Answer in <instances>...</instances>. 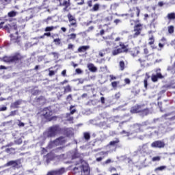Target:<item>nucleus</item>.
I'll return each mask as SVG.
<instances>
[{"label": "nucleus", "instance_id": "423d86ee", "mask_svg": "<svg viewBox=\"0 0 175 175\" xmlns=\"http://www.w3.org/2000/svg\"><path fill=\"white\" fill-rule=\"evenodd\" d=\"M62 129L59 125L55 124L50 126L47 131V137H55L58 133L61 132Z\"/></svg>", "mask_w": 175, "mask_h": 175}, {"label": "nucleus", "instance_id": "20e7f679", "mask_svg": "<svg viewBox=\"0 0 175 175\" xmlns=\"http://www.w3.org/2000/svg\"><path fill=\"white\" fill-rule=\"evenodd\" d=\"M2 59L3 62L7 64H18V62H21L24 59V56L21 53L16 52L13 55L4 56Z\"/></svg>", "mask_w": 175, "mask_h": 175}, {"label": "nucleus", "instance_id": "5fc2aeb1", "mask_svg": "<svg viewBox=\"0 0 175 175\" xmlns=\"http://www.w3.org/2000/svg\"><path fill=\"white\" fill-rule=\"evenodd\" d=\"M73 100V98H72V94H68V95L67 96V97H66V100L70 101V100Z\"/></svg>", "mask_w": 175, "mask_h": 175}, {"label": "nucleus", "instance_id": "2f4dec72", "mask_svg": "<svg viewBox=\"0 0 175 175\" xmlns=\"http://www.w3.org/2000/svg\"><path fill=\"white\" fill-rule=\"evenodd\" d=\"M77 36V35L75 33H72L68 36L69 40H75L76 39Z\"/></svg>", "mask_w": 175, "mask_h": 175}, {"label": "nucleus", "instance_id": "4d7b16f0", "mask_svg": "<svg viewBox=\"0 0 175 175\" xmlns=\"http://www.w3.org/2000/svg\"><path fill=\"white\" fill-rule=\"evenodd\" d=\"M124 83L125 84H128V85L131 84V79H129V78L124 79Z\"/></svg>", "mask_w": 175, "mask_h": 175}, {"label": "nucleus", "instance_id": "f257e3e1", "mask_svg": "<svg viewBox=\"0 0 175 175\" xmlns=\"http://www.w3.org/2000/svg\"><path fill=\"white\" fill-rule=\"evenodd\" d=\"M140 8L139 7H133L130 8L129 10V13L127 14H118L117 13L115 14V16L118 17H126V20L130 18V25L133 27V34L131 36L133 39H136L138 36L142 35V32L144 29V25L140 23ZM135 17H137V19L134 20Z\"/></svg>", "mask_w": 175, "mask_h": 175}, {"label": "nucleus", "instance_id": "72a5a7b5", "mask_svg": "<svg viewBox=\"0 0 175 175\" xmlns=\"http://www.w3.org/2000/svg\"><path fill=\"white\" fill-rule=\"evenodd\" d=\"M118 84H120V81H113L111 83V87H113L114 88V90H117V87L118 85Z\"/></svg>", "mask_w": 175, "mask_h": 175}, {"label": "nucleus", "instance_id": "69168bd1", "mask_svg": "<svg viewBox=\"0 0 175 175\" xmlns=\"http://www.w3.org/2000/svg\"><path fill=\"white\" fill-rule=\"evenodd\" d=\"M46 152H47V149L42 148L41 150L42 155H43V154H46Z\"/></svg>", "mask_w": 175, "mask_h": 175}, {"label": "nucleus", "instance_id": "5701e85b", "mask_svg": "<svg viewBox=\"0 0 175 175\" xmlns=\"http://www.w3.org/2000/svg\"><path fill=\"white\" fill-rule=\"evenodd\" d=\"M74 107H75V106H73V105H71V106L70 107V113H66V117H70V116H72V115H73V114L75 113L76 109H73Z\"/></svg>", "mask_w": 175, "mask_h": 175}, {"label": "nucleus", "instance_id": "338daca9", "mask_svg": "<svg viewBox=\"0 0 175 175\" xmlns=\"http://www.w3.org/2000/svg\"><path fill=\"white\" fill-rule=\"evenodd\" d=\"M16 114H17V111H12L10 112V116H11L12 117L16 116Z\"/></svg>", "mask_w": 175, "mask_h": 175}, {"label": "nucleus", "instance_id": "c03bdc74", "mask_svg": "<svg viewBox=\"0 0 175 175\" xmlns=\"http://www.w3.org/2000/svg\"><path fill=\"white\" fill-rule=\"evenodd\" d=\"M5 21H12L11 19H4L3 22H1L0 23V29H2V28H3V24H5Z\"/></svg>", "mask_w": 175, "mask_h": 175}, {"label": "nucleus", "instance_id": "09e8293b", "mask_svg": "<svg viewBox=\"0 0 175 175\" xmlns=\"http://www.w3.org/2000/svg\"><path fill=\"white\" fill-rule=\"evenodd\" d=\"M99 57H105L106 55V53H105V51H101L98 53Z\"/></svg>", "mask_w": 175, "mask_h": 175}, {"label": "nucleus", "instance_id": "e2e57ef3", "mask_svg": "<svg viewBox=\"0 0 175 175\" xmlns=\"http://www.w3.org/2000/svg\"><path fill=\"white\" fill-rule=\"evenodd\" d=\"M66 118H67V121H68L69 122L73 123V117H70V116L67 117L66 116Z\"/></svg>", "mask_w": 175, "mask_h": 175}, {"label": "nucleus", "instance_id": "13d9d810", "mask_svg": "<svg viewBox=\"0 0 175 175\" xmlns=\"http://www.w3.org/2000/svg\"><path fill=\"white\" fill-rule=\"evenodd\" d=\"M114 24H116V25H118V24H120V23H121V20L120 19H115L113 21Z\"/></svg>", "mask_w": 175, "mask_h": 175}, {"label": "nucleus", "instance_id": "603ef678", "mask_svg": "<svg viewBox=\"0 0 175 175\" xmlns=\"http://www.w3.org/2000/svg\"><path fill=\"white\" fill-rule=\"evenodd\" d=\"M75 72L77 75H81V73H83V70H81L80 68H77Z\"/></svg>", "mask_w": 175, "mask_h": 175}, {"label": "nucleus", "instance_id": "aec40b11", "mask_svg": "<svg viewBox=\"0 0 175 175\" xmlns=\"http://www.w3.org/2000/svg\"><path fill=\"white\" fill-rule=\"evenodd\" d=\"M6 166H13V167H17V166H18V161L17 160L10 161L6 163Z\"/></svg>", "mask_w": 175, "mask_h": 175}, {"label": "nucleus", "instance_id": "37998d69", "mask_svg": "<svg viewBox=\"0 0 175 175\" xmlns=\"http://www.w3.org/2000/svg\"><path fill=\"white\" fill-rule=\"evenodd\" d=\"M14 143H15V144H18V145L22 144H23V139L18 138V139H16L14 141Z\"/></svg>", "mask_w": 175, "mask_h": 175}, {"label": "nucleus", "instance_id": "ea45409f", "mask_svg": "<svg viewBox=\"0 0 175 175\" xmlns=\"http://www.w3.org/2000/svg\"><path fill=\"white\" fill-rule=\"evenodd\" d=\"M92 10L93 12H98L99 10V4H94Z\"/></svg>", "mask_w": 175, "mask_h": 175}, {"label": "nucleus", "instance_id": "ddd939ff", "mask_svg": "<svg viewBox=\"0 0 175 175\" xmlns=\"http://www.w3.org/2000/svg\"><path fill=\"white\" fill-rule=\"evenodd\" d=\"M134 132L135 133H140V132H143V125L142 124H135L133 125Z\"/></svg>", "mask_w": 175, "mask_h": 175}, {"label": "nucleus", "instance_id": "9d476101", "mask_svg": "<svg viewBox=\"0 0 175 175\" xmlns=\"http://www.w3.org/2000/svg\"><path fill=\"white\" fill-rule=\"evenodd\" d=\"M151 147L153 148H164L165 142L161 140L154 141L151 144Z\"/></svg>", "mask_w": 175, "mask_h": 175}, {"label": "nucleus", "instance_id": "f704fd0d", "mask_svg": "<svg viewBox=\"0 0 175 175\" xmlns=\"http://www.w3.org/2000/svg\"><path fill=\"white\" fill-rule=\"evenodd\" d=\"M120 143V139L116 138L115 141H111L109 142V146H116V144H118Z\"/></svg>", "mask_w": 175, "mask_h": 175}, {"label": "nucleus", "instance_id": "4c0bfd02", "mask_svg": "<svg viewBox=\"0 0 175 175\" xmlns=\"http://www.w3.org/2000/svg\"><path fill=\"white\" fill-rule=\"evenodd\" d=\"M9 25L10 28H11L12 29H14V31H16V35H18V31H17V28H18L17 25L14 24L12 26L10 25Z\"/></svg>", "mask_w": 175, "mask_h": 175}, {"label": "nucleus", "instance_id": "a211bd4d", "mask_svg": "<svg viewBox=\"0 0 175 175\" xmlns=\"http://www.w3.org/2000/svg\"><path fill=\"white\" fill-rule=\"evenodd\" d=\"M119 46L120 47V49L122 50V53H128L129 51L128 46L124 42H120Z\"/></svg>", "mask_w": 175, "mask_h": 175}, {"label": "nucleus", "instance_id": "c9c22d12", "mask_svg": "<svg viewBox=\"0 0 175 175\" xmlns=\"http://www.w3.org/2000/svg\"><path fill=\"white\" fill-rule=\"evenodd\" d=\"M165 169H166V165H162V166L156 167L154 169V172H158V171L162 172V170H165Z\"/></svg>", "mask_w": 175, "mask_h": 175}, {"label": "nucleus", "instance_id": "f03ea898", "mask_svg": "<svg viewBox=\"0 0 175 175\" xmlns=\"http://www.w3.org/2000/svg\"><path fill=\"white\" fill-rule=\"evenodd\" d=\"M83 159H79V162L75 163V167L71 170L73 175H90V170L88 165H84Z\"/></svg>", "mask_w": 175, "mask_h": 175}, {"label": "nucleus", "instance_id": "cd10ccee", "mask_svg": "<svg viewBox=\"0 0 175 175\" xmlns=\"http://www.w3.org/2000/svg\"><path fill=\"white\" fill-rule=\"evenodd\" d=\"M121 53H122V49H115L112 51L113 55H118V54H121Z\"/></svg>", "mask_w": 175, "mask_h": 175}, {"label": "nucleus", "instance_id": "f8f14e48", "mask_svg": "<svg viewBox=\"0 0 175 175\" xmlns=\"http://www.w3.org/2000/svg\"><path fill=\"white\" fill-rule=\"evenodd\" d=\"M98 155H100V157H97L96 159V162H102L105 158V155H109V152L108 151H101L96 154V157Z\"/></svg>", "mask_w": 175, "mask_h": 175}, {"label": "nucleus", "instance_id": "9b49d317", "mask_svg": "<svg viewBox=\"0 0 175 175\" xmlns=\"http://www.w3.org/2000/svg\"><path fill=\"white\" fill-rule=\"evenodd\" d=\"M144 54L145 55L141 56L140 58L138 59L139 62H146V60L148 59L150 55H151V53H150V51H148V49L145 48L144 49Z\"/></svg>", "mask_w": 175, "mask_h": 175}, {"label": "nucleus", "instance_id": "a18cd8bd", "mask_svg": "<svg viewBox=\"0 0 175 175\" xmlns=\"http://www.w3.org/2000/svg\"><path fill=\"white\" fill-rule=\"evenodd\" d=\"M120 135H126V136H131V133L126 132L125 130H123L120 132Z\"/></svg>", "mask_w": 175, "mask_h": 175}, {"label": "nucleus", "instance_id": "39448f33", "mask_svg": "<svg viewBox=\"0 0 175 175\" xmlns=\"http://www.w3.org/2000/svg\"><path fill=\"white\" fill-rule=\"evenodd\" d=\"M41 117L45 120L46 122H51V121H57L58 116H53V110L49 107H44L41 111Z\"/></svg>", "mask_w": 175, "mask_h": 175}, {"label": "nucleus", "instance_id": "c756f323", "mask_svg": "<svg viewBox=\"0 0 175 175\" xmlns=\"http://www.w3.org/2000/svg\"><path fill=\"white\" fill-rule=\"evenodd\" d=\"M83 137H84V139H86L87 142H88V140H90V139H91V135L88 132H85L83 133Z\"/></svg>", "mask_w": 175, "mask_h": 175}, {"label": "nucleus", "instance_id": "774afa93", "mask_svg": "<svg viewBox=\"0 0 175 175\" xmlns=\"http://www.w3.org/2000/svg\"><path fill=\"white\" fill-rule=\"evenodd\" d=\"M62 75L63 76V77H66V70H64L62 72Z\"/></svg>", "mask_w": 175, "mask_h": 175}, {"label": "nucleus", "instance_id": "473e14b6", "mask_svg": "<svg viewBox=\"0 0 175 175\" xmlns=\"http://www.w3.org/2000/svg\"><path fill=\"white\" fill-rule=\"evenodd\" d=\"M172 113H166L164 115V118H165V120H170V121H174L175 120V116H172L171 118H167L169 117V116H170Z\"/></svg>", "mask_w": 175, "mask_h": 175}, {"label": "nucleus", "instance_id": "6ab92c4d", "mask_svg": "<svg viewBox=\"0 0 175 175\" xmlns=\"http://www.w3.org/2000/svg\"><path fill=\"white\" fill-rule=\"evenodd\" d=\"M129 53H130L131 55H132V57H137V54H139V53H140V51H139V49L134 47L129 50Z\"/></svg>", "mask_w": 175, "mask_h": 175}, {"label": "nucleus", "instance_id": "f3484780", "mask_svg": "<svg viewBox=\"0 0 175 175\" xmlns=\"http://www.w3.org/2000/svg\"><path fill=\"white\" fill-rule=\"evenodd\" d=\"M90 46L89 45L81 46L77 49V53H85L88 50H90Z\"/></svg>", "mask_w": 175, "mask_h": 175}, {"label": "nucleus", "instance_id": "e433bc0d", "mask_svg": "<svg viewBox=\"0 0 175 175\" xmlns=\"http://www.w3.org/2000/svg\"><path fill=\"white\" fill-rule=\"evenodd\" d=\"M119 66L120 68V70H124V69H125V62H124V61H120Z\"/></svg>", "mask_w": 175, "mask_h": 175}, {"label": "nucleus", "instance_id": "4468645a", "mask_svg": "<svg viewBox=\"0 0 175 175\" xmlns=\"http://www.w3.org/2000/svg\"><path fill=\"white\" fill-rule=\"evenodd\" d=\"M21 103H23V100H16L15 102L11 103L10 109H18L20 108V105H21Z\"/></svg>", "mask_w": 175, "mask_h": 175}, {"label": "nucleus", "instance_id": "b1692460", "mask_svg": "<svg viewBox=\"0 0 175 175\" xmlns=\"http://www.w3.org/2000/svg\"><path fill=\"white\" fill-rule=\"evenodd\" d=\"M167 18L170 20V21H172V20H175V13L174 12L168 13L167 15Z\"/></svg>", "mask_w": 175, "mask_h": 175}, {"label": "nucleus", "instance_id": "7c9ffc66", "mask_svg": "<svg viewBox=\"0 0 175 175\" xmlns=\"http://www.w3.org/2000/svg\"><path fill=\"white\" fill-rule=\"evenodd\" d=\"M167 29H168V33H170V35H172V33H174V26L173 25L168 26Z\"/></svg>", "mask_w": 175, "mask_h": 175}, {"label": "nucleus", "instance_id": "a19ab883", "mask_svg": "<svg viewBox=\"0 0 175 175\" xmlns=\"http://www.w3.org/2000/svg\"><path fill=\"white\" fill-rule=\"evenodd\" d=\"M72 159H76L77 158H80V154L77 153V152H75L72 157H71Z\"/></svg>", "mask_w": 175, "mask_h": 175}, {"label": "nucleus", "instance_id": "2eb2a0df", "mask_svg": "<svg viewBox=\"0 0 175 175\" xmlns=\"http://www.w3.org/2000/svg\"><path fill=\"white\" fill-rule=\"evenodd\" d=\"M163 75L161 72L157 73V75H152V81L153 83H157L158 81V79H163Z\"/></svg>", "mask_w": 175, "mask_h": 175}, {"label": "nucleus", "instance_id": "bb28decb", "mask_svg": "<svg viewBox=\"0 0 175 175\" xmlns=\"http://www.w3.org/2000/svg\"><path fill=\"white\" fill-rule=\"evenodd\" d=\"M18 14V12L16 11H10L8 13V17L12 18V17H16V16H17Z\"/></svg>", "mask_w": 175, "mask_h": 175}, {"label": "nucleus", "instance_id": "680f3d73", "mask_svg": "<svg viewBox=\"0 0 175 175\" xmlns=\"http://www.w3.org/2000/svg\"><path fill=\"white\" fill-rule=\"evenodd\" d=\"M105 29H101L100 31V33H97V35H98V36L100 35V36H103V35H105Z\"/></svg>", "mask_w": 175, "mask_h": 175}, {"label": "nucleus", "instance_id": "1a4fd4ad", "mask_svg": "<svg viewBox=\"0 0 175 175\" xmlns=\"http://www.w3.org/2000/svg\"><path fill=\"white\" fill-rule=\"evenodd\" d=\"M59 2V6H64V12H69V8H70V0H57Z\"/></svg>", "mask_w": 175, "mask_h": 175}, {"label": "nucleus", "instance_id": "052dcab7", "mask_svg": "<svg viewBox=\"0 0 175 175\" xmlns=\"http://www.w3.org/2000/svg\"><path fill=\"white\" fill-rule=\"evenodd\" d=\"M109 172H110V173H113V172H117V168L113 167H111L109 168Z\"/></svg>", "mask_w": 175, "mask_h": 175}, {"label": "nucleus", "instance_id": "3c124183", "mask_svg": "<svg viewBox=\"0 0 175 175\" xmlns=\"http://www.w3.org/2000/svg\"><path fill=\"white\" fill-rule=\"evenodd\" d=\"M109 77H110V81H113V80H117V77L113 75H109Z\"/></svg>", "mask_w": 175, "mask_h": 175}, {"label": "nucleus", "instance_id": "864d4df0", "mask_svg": "<svg viewBox=\"0 0 175 175\" xmlns=\"http://www.w3.org/2000/svg\"><path fill=\"white\" fill-rule=\"evenodd\" d=\"M53 155V154L51 153H48L46 155V161H51V159H50V157H51Z\"/></svg>", "mask_w": 175, "mask_h": 175}, {"label": "nucleus", "instance_id": "8fccbe9b", "mask_svg": "<svg viewBox=\"0 0 175 175\" xmlns=\"http://www.w3.org/2000/svg\"><path fill=\"white\" fill-rule=\"evenodd\" d=\"M148 79L146 78L144 80V87L146 88H147L148 85Z\"/></svg>", "mask_w": 175, "mask_h": 175}, {"label": "nucleus", "instance_id": "de8ad7c7", "mask_svg": "<svg viewBox=\"0 0 175 175\" xmlns=\"http://www.w3.org/2000/svg\"><path fill=\"white\" fill-rule=\"evenodd\" d=\"M6 110H8V107L5 105L0 107V111H6Z\"/></svg>", "mask_w": 175, "mask_h": 175}, {"label": "nucleus", "instance_id": "dca6fc26", "mask_svg": "<svg viewBox=\"0 0 175 175\" xmlns=\"http://www.w3.org/2000/svg\"><path fill=\"white\" fill-rule=\"evenodd\" d=\"M88 69L92 73L98 72V68H96V66H95L92 63L88 64Z\"/></svg>", "mask_w": 175, "mask_h": 175}, {"label": "nucleus", "instance_id": "4be33fe9", "mask_svg": "<svg viewBox=\"0 0 175 175\" xmlns=\"http://www.w3.org/2000/svg\"><path fill=\"white\" fill-rule=\"evenodd\" d=\"M64 94H68V92H72V86L70 85H67L66 86L64 87Z\"/></svg>", "mask_w": 175, "mask_h": 175}, {"label": "nucleus", "instance_id": "c85d7f7f", "mask_svg": "<svg viewBox=\"0 0 175 175\" xmlns=\"http://www.w3.org/2000/svg\"><path fill=\"white\" fill-rule=\"evenodd\" d=\"M148 40H149L148 42L149 46H152V44L155 43V38H154V36H151V37L149 38Z\"/></svg>", "mask_w": 175, "mask_h": 175}, {"label": "nucleus", "instance_id": "6e6552de", "mask_svg": "<svg viewBox=\"0 0 175 175\" xmlns=\"http://www.w3.org/2000/svg\"><path fill=\"white\" fill-rule=\"evenodd\" d=\"M67 18L68 20V22L70 24L68 25V27L70 28H72V27H74V28H77V19H76V17L75 16L72 15V14L68 13L67 14Z\"/></svg>", "mask_w": 175, "mask_h": 175}, {"label": "nucleus", "instance_id": "a878e982", "mask_svg": "<svg viewBox=\"0 0 175 175\" xmlns=\"http://www.w3.org/2000/svg\"><path fill=\"white\" fill-rule=\"evenodd\" d=\"M53 43H55V46H62V41H61L60 38L54 39Z\"/></svg>", "mask_w": 175, "mask_h": 175}, {"label": "nucleus", "instance_id": "7ed1b4c3", "mask_svg": "<svg viewBox=\"0 0 175 175\" xmlns=\"http://www.w3.org/2000/svg\"><path fill=\"white\" fill-rule=\"evenodd\" d=\"M145 104H137L133 106L130 110L131 114H142V116H148L150 114V108L146 107Z\"/></svg>", "mask_w": 175, "mask_h": 175}, {"label": "nucleus", "instance_id": "0e129e2a", "mask_svg": "<svg viewBox=\"0 0 175 175\" xmlns=\"http://www.w3.org/2000/svg\"><path fill=\"white\" fill-rule=\"evenodd\" d=\"M39 92H40V91H39V90H35L33 93H32V95L33 96H36V95H39Z\"/></svg>", "mask_w": 175, "mask_h": 175}, {"label": "nucleus", "instance_id": "79ce46f5", "mask_svg": "<svg viewBox=\"0 0 175 175\" xmlns=\"http://www.w3.org/2000/svg\"><path fill=\"white\" fill-rule=\"evenodd\" d=\"M36 102H42V100H44V96H40L38 98H36Z\"/></svg>", "mask_w": 175, "mask_h": 175}, {"label": "nucleus", "instance_id": "58836bf2", "mask_svg": "<svg viewBox=\"0 0 175 175\" xmlns=\"http://www.w3.org/2000/svg\"><path fill=\"white\" fill-rule=\"evenodd\" d=\"M161 161V157L157 156L152 158V162H159Z\"/></svg>", "mask_w": 175, "mask_h": 175}, {"label": "nucleus", "instance_id": "412c9836", "mask_svg": "<svg viewBox=\"0 0 175 175\" xmlns=\"http://www.w3.org/2000/svg\"><path fill=\"white\" fill-rule=\"evenodd\" d=\"M12 3V0H0V5L5 9L6 5Z\"/></svg>", "mask_w": 175, "mask_h": 175}, {"label": "nucleus", "instance_id": "0eeeda50", "mask_svg": "<svg viewBox=\"0 0 175 175\" xmlns=\"http://www.w3.org/2000/svg\"><path fill=\"white\" fill-rule=\"evenodd\" d=\"M66 143V139H65V137H59L55 139L53 142H51V143L48 145L49 148H51V146L54 144L55 146H64Z\"/></svg>", "mask_w": 175, "mask_h": 175}, {"label": "nucleus", "instance_id": "bf43d9fd", "mask_svg": "<svg viewBox=\"0 0 175 175\" xmlns=\"http://www.w3.org/2000/svg\"><path fill=\"white\" fill-rule=\"evenodd\" d=\"M54 75H55V72L54 70H49V76H50V77L54 76Z\"/></svg>", "mask_w": 175, "mask_h": 175}, {"label": "nucleus", "instance_id": "393cba45", "mask_svg": "<svg viewBox=\"0 0 175 175\" xmlns=\"http://www.w3.org/2000/svg\"><path fill=\"white\" fill-rule=\"evenodd\" d=\"M54 29H57V27L49 26L44 29V31L45 32H51V31H54Z\"/></svg>", "mask_w": 175, "mask_h": 175}, {"label": "nucleus", "instance_id": "6e6d98bb", "mask_svg": "<svg viewBox=\"0 0 175 175\" xmlns=\"http://www.w3.org/2000/svg\"><path fill=\"white\" fill-rule=\"evenodd\" d=\"M121 97V94H120V92H118L115 94V99H120V98Z\"/></svg>", "mask_w": 175, "mask_h": 175}, {"label": "nucleus", "instance_id": "49530a36", "mask_svg": "<svg viewBox=\"0 0 175 175\" xmlns=\"http://www.w3.org/2000/svg\"><path fill=\"white\" fill-rule=\"evenodd\" d=\"M18 126H19V128L25 126V124H24V122H21V120H18Z\"/></svg>", "mask_w": 175, "mask_h": 175}]
</instances>
